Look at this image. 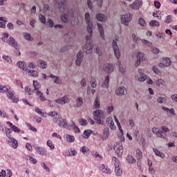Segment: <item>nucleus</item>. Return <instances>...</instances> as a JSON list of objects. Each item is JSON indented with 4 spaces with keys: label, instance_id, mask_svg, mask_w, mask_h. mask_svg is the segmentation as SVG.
Masks as SVG:
<instances>
[{
    "label": "nucleus",
    "instance_id": "36",
    "mask_svg": "<svg viewBox=\"0 0 177 177\" xmlns=\"http://www.w3.org/2000/svg\"><path fill=\"white\" fill-rule=\"evenodd\" d=\"M109 82H110V76L107 75L105 78L104 83L102 84V88H108Z\"/></svg>",
    "mask_w": 177,
    "mask_h": 177
},
{
    "label": "nucleus",
    "instance_id": "21",
    "mask_svg": "<svg viewBox=\"0 0 177 177\" xmlns=\"http://www.w3.org/2000/svg\"><path fill=\"white\" fill-rule=\"evenodd\" d=\"M8 44L9 45H11V46H13L15 49H17V41H16V39L13 37H9V39L8 40Z\"/></svg>",
    "mask_w": 177,
    "mask_h": 177
},
{
    "label": "nucleus",
    "instance_id": "55",
    "mask_svg": "<svg viewBox=\"0 0 177 177\" xmlns=\"http://www.w3.org/2000/svg\"><path fill=\"white\" fill-rule=\"evenodd\" d=\"M167 100V98L165 97H160L158 98V103L162 104Z\"/></svg>",
    "mask_w": 177,
    "mask_h": 177
},
{
    "label": "nucleus",
    "instance_id": "33",
    "mask_svg": "<svg viewBox=\"0 0 177 177\" xmlns=\"http://www.w3.org/2000/svg\"><path fill=\"white\" fill-rule=\"evenodd\" d=\"M127 161H128L129 164H135V162H136V159L133 158L132 155H128L127 157Z\"/></svg>",
    "mask_w": 177,
    "mask_h": 177
},
{
    "label": "nucleus",
    "instance_id": "17",
    "mask_svg": "<svg viewBox=\"0 0 177 177\" xmlns=\"http://www.w3.org/2000/svg\"><path fill=\"white\" fill-rule=\"evenodd\" d=\"M35 149L36 150L37 153H38V154H39L40 156H48V151H46V149H45V148L42 147H36Z\"/></svg>",
    "mask_w": 177,
    "mask_h": 177
},
{
    "label": "nucleus",
    "instance_id": "22",
    "mask_svg": "<svg viewBox=\"0 0 177 177\" xmlns=\"http://www.w3.org/2000/svg\"><path fill=\"white\" fill-rule=\"evenodd\" d=\"M6 124L10 127V128H12L14 132H17V133H20V132H21V130H20V129H19V127L17 126L13 125L12 122H7Z\"/></svg>",
    "mask_w": 177,
    "mask_h": 177
},
{
    "label": "nucleus",
    "instance_id": "32",
    "mask_svg": "<svg viewBox=\"0 0 177 177\" xmlns=\"http://www.w3.org/2000/svg\"><path fill=\"white\" fill-rule=\"evenodd\" d=\"M50 78L54 80L55 84H57L58 85H59V84H62V80H60V79L57 76L50 75Z\"/></svg>",
    "mask_w": 177,
    "mask_h": 177
},
{
    "label": "nucleus",
    "instance_id": "16",
    "mask_svg": "<svg viewBox=\"0 0 177 177\" xmlns=\"http://www.w3.org/2000/svg\"><path fill=\"white\" fill-rule=\"evenodd\" d=\"M84 59V54L82 51L80 50L77 55V59L75 61L76 66H81V63H82V60Z\"/></svg>",
    "mask_w": 177,
    "mask_h": 177
},
{
    "label": "nucleus",
    "instance_id": "15",
    "mask_svg": "<svg viewBox=\"0 0 177 177\" xmlns=\"http://www.w3.org/2000/svg\"><path fill=\"white\" fill-rule=\"evenodd\" d=\"M169 66H171V59H169V58H164L162 62L158 64V66L161 68L169 67Z\"/></svg>",
    "mask_w": 177,
    "mask_h": 177
},
{
    "label": "nucleus",
    "instance_id": "1",
    "mask_svg": "<svg viewBox=\"0 0 177 177\" xmlns=\"http://www.w3.org/2000/svg\"><path fill=\"white\" fill-rule=\"evenodd\" d=\"M85 20L87 24V31L90 33V35L86 36V40L87 44L84 47V51L88 55V53H92L93 45L91 42V38H92V34H93V24L91 21V15L86 12L85 15Z\"/></svg>",
    "mask_w": 177,
    "mask_h": 177
},
{
    "label": "nucleus",
    "instance_id": "23",
    "mask_svg": "<svg viewBox=\"0 0 177 177\" xmlns=\"http://www.w3.org/2000/svg\"><path fill=\"white\" fill-rule=\"evenodd\" d=\"M9 142L11 143L12 147H13V149H17V147H19V142H17V140L14 138H9Z\"/></svg>",
    "mask_w": 177,
    "mask_h": 177
},
{
    "label": "nucleus",
    "instance_id": "6",
    "mask_svg": "<svg viewBox=\"0 0 177 177\" xmlns=\"http://www.w3.org/2000/svg\"><path fill=\"white\" fill-rule=\"evenodd\" d=\"M33 86H34V89L35 91H37L36 92V95L37 96H39L40 100H41V102H45V100H46V98L45 97V96H44V94L39 91V88H41V84H39V83H38V82L37 81H33Z\"/></svg>",
    "mask_w": 177,
    "mask_h": 177
},
{
    "label": "nucleus",
    "instance_id": "25",
    "mask_svg": "<svg viewBox=\"0 0 177 177\" xmlns=\"http://www.w3.org/2000/svg\"><path fill=\"white\" fill-rule=\"evenodd\" d=\"M96 19L98 21H104L105 20H107V17L104 15V14H97L96 15Z\"/></svg>",
    "mask_w": 177,
    "mask_h": 177
},
{
    "label": "nucleus",
    "instance_id": "24",
    "mask_svg": "<svg viewBox=\"0 0 177 177\" xmlns=\"http://www.w3.org/2000/svg\"><path fill=\"white\" fill-rule=\"evenodd\" d=\"M97 26L98 27L100 37L102 38V39H104V30L103 29V26H102V24L99 23L97 24Z\"/></svg>",
    "mask_w": 177,
    "mask_h": 177
},
{
    "label": "nucleus",
    "instance_id": "18",
    "mask_svg": "<svg viewBox=\"0 0 177 177\" xmlns=\"http://www.w3.org/2000/svg\"><path fill=\"white\" fill-rule=\"evenodd\" d=\"M129 6L131 9H134L136 10H138L140 8V6H142V1L139 0H136Z\"/></svg>",
    "mask_w": 177,
    "mask_h": 177
},
{
    "label": "nucleus",
    "instance_id": "10",
    "mask_svg": "<svg viewBox=\"0 0 177 177\" xmlns=\"http://www.w3.org/2000/svg\"><path fill=\"white\" fill-rule=\"evenodd\" d=\"M121 20L122 24H124V26H129V21L132 20V15H131V14L129 13L122 15L121 17Z\"/></svg>",
    "mask_w": 177,
    "mask_h": 177
},
{
    "label": "nucleus",
    "instance_id": "41",
    "mask_svg": "<svg viewBox=\"0 0 177 177\" xmlns=\"http://www.w3.org/2000/svg\"><path fill=\"white\" fill-rule=\"evenodd\" d=\"M117 66H118L119 67L120 73H124V72L126 71L127 69H125V68H124L122 65H121V62H120V61H118Z\"/></svg>",
    "mask_w": 177,
    "mask_h": 177
},
{
    "label": "nucleus",
    "instance_id": "43",
    "mask_svg": "<svg viewBox=\"0 0 177 177\" xmlns=\"http://www.w3.org/2000/svg\"><path fill=\"white\" fill-rule=\"evenodd\" d=\"M28 75H31V77H37L38 75V72L37 71L31 70L28 73Z\"/></svg>",
    "mask_w": 177,
    "mask_h": 177
},
{
    "label": "nucleus",
    "instance_id": "8",
    "mask_svg": "<svg viewBox=\"0 0 177 177\" xmlns=\"http://www.w3.org/2000/svg\"><path fill=\"white\" fill-rule=\"evenodd\" d=\"M114 120L118 125V128L120 131L118 138H120V142H125V138H124V130H122V128L121 127V124L120 123V121H118V119L117 118V116L114 115Z\"/></svg>",
    "mask_w": 177,
    "mask_h": 177
},
{
    "label": "nucleus",
    "instance_id": "20",
    "mask_svg": "<svg viewBox=\"0 0 177 177\" xmlns=\"http://www.w3.org/2000/svg\"><path fill=\"white\" fill-rule=\"evenodd\" d=\"M116 95H127L128 91L125 87H119L115 90Z\"/></svg>",
    "mask_w": 177,
    "mask_h": 177
},
{
    "label": "nucleus",
    "instance_id": "62",
    "mask_svg": "<svg viewBox=\"0 0 177 177\" xmlns=\"http://www.w3.org/2000/svg\"><path fill=\"white\" fill-rule=\"evenodd\" d=\"M171 99L173 102H174L175 103H177V94H173L171 96Z\"/></svg>",
    "mask_w": 177,
    "mask_h": 177
},
{
    "label": "nucleus",
    "instance_id": "58",
    "mask_svg": "<svg viewBox=\"0 0 177 177\" xmlns=\"http://www.w3.org/2000/svg\"><path fill=\"white\" fill-rule=\"evenodd\" d=\"M5 131L6 136H8V138H10V133H12V131L10 130V129L6 128Z\"/></svg>",
    "mask_w": 177,
    "mask_h": 177
},
{
    "label": "nucleus",
    "instance_id": "53",
    "mask_svg": "<svg viewBox=\"0 0 177 177\" xmlns=\"http://www.w3.org/2000/svg\"><path fill=\"white\" fill-rule=\"evenodd\" d=\"M90 85H91V88H96V86H97L96 80L95 79H92L90 81Z\"/></svg>",
    "mask_w": 177,
    "mask_h": 177
},
{
    "label": "nucleus",
    "instance_id": "4",
    "mask_svg": "<svg viewBox=\"0 0 177 177\" xmlns=\"http://www.w3.org/2000/svg\"><path fill=\"white\" fill-rule=\"evenodd\" d=\"M152 132L158 138H162V139H167V133L169 132V129L166 126L161 127L160 129L153 127L152 128Z\"/></svg>",
    "mask_w": 177,
    "mask_h": 177
},
{
    "label": "nucleus",
    "instance_id": "51",
    "mask_svg": "<svg viewBox=\"0 0 177 177\" xmlns=\"http://www.w3.org/2000/svg\"><path fill=\"white\" fill-rule=\"evenodd\" d=\"M39 67H40V68H45V67H46V62H45V61H39Z\"/></svg>",
    "mask_w": 177,
    "mask_h": 177
},
{
    "label": "nucleus",
    "instance_id": "31",
    "mask_svg": "<svg viewBox=\"0 0 177 177\" xmlns=\"http://www.w3.org/2000/svg\"><path fill=\"white\" fill-rule=\"evenodd\" d=\"M66 139L68 143H74L75 142V137L71 135L66 134Z\"/></svg>",
    "mask_w": 177,
    "mask_h": 177
},
{
    "label": "nucleus",
    "instance_id": "3",
    "mask_svg": "<svg viewBox=\"0 0 177 177\" xmlns=\"http://www.w3.org/2000/svg\"><path fill=\"white\" fill-rule=\"evenodd\" d=\"M68 16L71 17V23L72 26H78L80 21L78 17H74V11L71 10L68 12V14L62 13L61 15V20L63 23H68Z\"/></svg>",
    "mask_w": 177,
    "mask_h": 177
},
{
    "label": "nucleus",
    "instance_id": "47",
    "mask_svg": "<svg viewBox=\"0 0 177 177\" xmlns=\"http://www.w3.org/2000/svg\"><path fill=\"white\" fill-rule=\"evenodd\" d=\"M47 146H48V147H50V149H51L52 150L55 149V145L53 144V142H52V140H47Z\"/></svg>",
    "mask_w": 177,
    "mask_h": 177
},
{
    "label": "nucleus",
    "instance_id": "2",
    "mask_svg": "<svg viewBox=\"0 0 177 177\" xmlns=\"http://www.w3.org/2000/svg\"><path fill=\"white\" fill-rule=\"evenodd\" d=\"M48 115L53 117V121L55 124H57L61 128L68 129V125L67 124V120L62 118V115H59L56 111H51L48 113Z\"/></svg>",
    "mask_w": 177,
    "mask_h": 177
},
{
    "label": "nucleus",
    "instance_id": "13",
    "mask_svg": "<svg viewBox=\"0 0 177 177\" xmlns=\"http://www.w3.org/2000/svg\"><path fill=\"white\" fill-rule=\"evenodd\" d=\"M136 78H138L140 82H145L147 80V75L143 73L142 69L138 70V73L137 74Z\"/></svg>",
    "mask_w": 177,
    "mask_h": 177
},
{
    "label": "nucleus",
    "instance_id": "61",
    "mask_svg": "<svg viewBox=\"0 0 177 177\" xmlns=\"http://www.w3.org/2000/svg\"><path fill=\"white\" fill-rule=\"evenodd\" d=\"M26 147L29 151H32V146L31 145V144L27 142L26 144Z\"/></svg>",
    "mask_w": 177,
    "mask_h": 177
},
{
    "label": "nucleus",
    "instance_id": "44",
    "mask_svg": "<svg viewBox=\"0 0 177 177\" xmlns=\"http://www.w3.org/2000/svg\"><path fill=\"white\" fill-rule=\"evenodd\" d=\"M39 21H41V23H42L44 25L46 24V18H45V16H44L42 15H39Z\"/></svg>",
    "mask_w": 177,
    "mask_h": 177
},
{
    "label": "nucleus",
    "instance_id": "35",
    "mask_svg": "<svg viewBox=\"0 0 177 177\" xmlns=\"http://www.w3.org/2000/svg\"><path fill=\"white\" fill-rule=\"evenodd\" d=\"M136 153L137 160H142V158H143V152H142L140 149H137Z\"/></svg>",
    "mask_w": 177,
    "mask_h": 177
},
{
    "label": "nucleus",
    "instance_id": "57",
    "mask_svg": "<svg viewBox=\"0 0 177 177\" xmlns=\"http://www.w3.org/2000/svg\"><path fill=\"white\" fill-rule=\"evenodd\" d=\"M41 167L46 171V172H50V169L49 167H46V165L45 162H41Z\"/></svg>",
    "mask_w": 177,
    "mask_h": 177
},
{
    "label": "nucleus",
    "instance_id": "12",
    "mask_svg": "<svg viewBox=\"0 0 177 177\" xmlns=\"http://www.w3.org/2000/svg\"><path fill=\"white\" fill-rule=\"evenodd\" d=\"M113 48L115 57L117 59H120V57H121V53L120 52L118 45L117 44V41H115V40L113 41Z\"/></svg>",
    "mask_w": 177,
    "mask_h": 177
},
{
    "label": "nucleus",
    "instance_id": "30",
    "mask_svg": "<svg viewBox=\"0 0 177 177\" xmlns=\"http://www.w3.org/2000/svg\"><path fill=\"white\" fill-rule=\"evenodd\" d=\"M35 111L37 113V114H39V115H41V117H44V118L48 117V113L45 112H42V111H41V109H39V108L35 107Z\"/></svg>",
    "mask_w": 177,
    "mask_h": 177
},
{
    "label": "nucleus",
    "instance_id": "54",
    "mask_svg": "<svg viewBox=\"0 0 177 177\" xmlns=\"http://www.w3.org/2000/svg\"><path fill=\"white\" fill-rule=\"evenodd\" d=\"M102 117H96V116H94V120L96 122L97 124H98L99 125L102 124Z\"/></svg>",
    "mask_w": 177,
    "mask_h": 177
},
{
    "label": "nucleus",
    "instance_id": "40",
    "mask_svg": "<svg viewBox=\"0 0 177 177\" xmlns=\"http://www.w3.org/2000/svg\"><path fill=\"white\" fill-rule=\"evenodd\" d=\"M17 66L21 70H24V68H26V63H24V62H18L17 63Z\"/></svg>",
    "mask_w": 177,
    "mask_h": 177
},
{
    "label": "nucleus",
    "instance_id": "52",
    "mask_svg": "<svg viewBox=\"0 0 177 177\" xmlns=\"http://www.w3.org/2000/svg\"><path fill=\"white\" fill-rule=\"evenodd\" d=\"M25 91L28 93V95H32L34 93V90L28 88V86L25 87Z\"/></svg>",
    "mask_w": 177,
    "mask_h": 177
},
{
    "label": "nucleus",
    "instance_id": "28",
    "mask_svg": "<svg viewBox=\"0 0 177 177\" xmlns=\"http://www.w3.org/2000/svg\"><path fill=\"white\" fill-rule=\"evenodd\" d=\"M153 151L155 153L156 156H157L158 157H160V158H165V154H164V153L158 151V149H153Z\"/></svg>",
    "mask_w": 177,
    "mask_h": 177
},
{
    "label": "nucleus",
    "instance_id": "49",
    "mask_svg": "<svg viewBox=\"0 0 177 177\" xmlns=\"http://www.w3.org/2000/svg\"><path fill=\"white\" fill-rule=\"evenodd\" d=\"M172 16H171V15H167V17H166V19H165V23L167 24H169V23H172Z\"/></svg>",
    "mask_w": 177,
    "mask_h": 177
},
{
    "label": "nucleus",
    "instance_id": "11",
    "mask_svg": "<svg viewBox=\"0 0 177 177\" xmlns=\"http://www.w3.org/2000/svg\"><path fill=\"white\" fill-rule=\"evenodd\" d=\"M71 100L70 95H66L62 98H58L55 100V103L58 104H66V103H69Z\"/></svg>",
    "mask_w": 177,
    "mask_h": 177
},
{
    "label": "nucleus",
    "instance_id": "7",
    "mask_svg": "<svg viewBox=\"0 0 177 177\" xmlns=\"http://www.w3.org/2000/svg\"><path fill=\"white\" fill-rule=\"evenodd\" d=\"M113 150L115 151V153H116L119 158H121L122 157V154L124 153V147H122V143L116 142L114 145Z\"/></svg>",
    "mask_w": 177,
    "mask_h": 177
},
{
    "label": "nucleus",
    "instance_id": "64",
    "mask_svg": "<svg viewBox=\"0 0 177 177\" xmlns=\"http://www.w3.org/2000/svg\"><path fill=\"white\" fill-rule=\"evenodd\" d=\"M80 125H82V126L86 125V124H87L86 120L83 119V118L80 119Z\"/></svg>",
    "mask_w": 177,
    "mask_h": 177
},
{
    "label": "nucleus",
    "instance_id": "9",
    "mask_svg": "<svg viewBox=\"0 0 177 177\" xmlns=\"http://www.w3.org/2000/svg\"><path fill=\"white\" fill-rule=\"evenodd\" d=\"M7 97L9 100L12 101V103H18L19 102V98H17L15 96V91L8 90V91H7Z\"/></svg>",
    "mask_w": 177,
    "mask_h": 177
},
{
    "label": "nucleus",
    "instance_id": "56",
    "mask_svg": "<svg viewBox=\"0 0 177 177\" xmlns=\"http://www.w3.org/2000/svg\"><path fill=\"white\" fill-rule=\"evenodd\" d=\"M95 92H96V91H95L94 89H92L91 87H87V93L88 95H91V93H92V95H94Z\"/></svg>",
    "mask_w": 177,
    "mask_h": 177
},
{
    "label": "nucleus",
    "instance_id": "46",
    "mask_svg": "<svg viewBox=\"0 0 177 177\" xmlns=\"http://www.w3.org/2000/svg\"><path fill=\"white\" fill-rule=\"evenodd\" d=\"M84 103V101L81 97H79L77 100V107H81Z\"/></svg>",
    "mask_w": 177,
    "mask_h": 177
},
{
    "label": "nucleus",
    "instance_id": "5",
    "mask_svg": "<svg viewBox=\"0 0 177 177\" xmlns=\"http://www.w3.org/2000/svg\"><path fill=\"white\" fill-rule=\"evenodd\" d=\"M112 161L115 167V174L116 176H121L122 175V170L120 168V160L115 156L112 157Z\"/></svg>",
    "mask_w": 177,
    "mask_h": 177
},
{
    "label": "nucleus",
    "instance_id": "63",
    "mask_svg": "<svg viewBox=\"0 0 177 177\" xmlns=\"http://www.w3.org/2000/svg\"><path fill=\"white\" fill-rule=\"evenodd\" d=\"M77 154H78V153L77 152V151H75V149H71V153H69V156H77Z\"/></svg>",
    "mask_w": 177,
    "mask_h": 177
},
{
    "label": "nucleus",
    "instance_id": "37",
    "mask_svg": "<svg viewBox=\"0 0 177 177\" xmlns=\"http://www.w3.org/2000/svg\"><path fill=\"white\" fill-rule=\"evenodd\" d=\"M72 124H71V127L75 132V133H80L81 132V131H80V128H78L76 125H75V123L74 122H71Z\"/></svg>",
    "mask_w": 177,
    "mask_h": 177
},
{
    "label": "nucleus",
    "instance_id": "60",
    "mask_svg": "<svg viewBox=\"0 0 177 177\" xmlns=\"http://www.w3.org/2000/svg\"><path fill=\"white\" fill-rule=\"evenodd\" d=\"M139 23H140V26H142V27H145V26H146V21H145V19H143V18H140Z\"/></svg>",
    "mask_w": 177,
    "mask_h": 177
},
{
    "label": "nucleus",
    "instance_id": "38",
    "mask_svg": "<svg viewBox=\"0 0 177 177\" xmlns=\"http://www.w3.org/2000/svg\"><path fill=\"white\" fill-rule=\"evenodd\" d=\"M150 27H160V22L156 20H152L149 22Z\"/></svg>",
    "mask_w": 177,
    "mask_h": 177
},
{
    "label": "nucleus",
    "instance_id": "45",
    "mask_svg": "<svg viewBox=\"0 0 177 177\" xmlns=\"http://www.w3.org/2000/svg\"><path fill=\"white\" fill-rule=\"evenodd\" d=\"M93 106L95 109H99L100 107V103H99V98L96 97L94 102Z\"/></svg>",
    "mask_w": 177,
    "mask_h": 177
},
{
    "label": "nucleus",
    "instance_id": "59",
    "mask_svg": "<svg viewBox=\"0 0 177 177\" xmlns=\"http://www.w3.org/2000/svg\"><path fill=\"white\" fill-rule=\"evenodd\" d=\"M3 59L6 62H7V63H10V62H12V59H10V57H9V56L3 55Z\"/></svg>",
    "mask_w": 177,
    "mask_h": 177
},
{
    "label": "nucleus",
    "instance_id": "14",
    "mask_svg": "<svg viewBox=\"0 0 177 177\" xmlns=\"http://www.w3.org/2000/svg\"><path fill=\"white\" fill-rule=\"evenodd\" d=\"M144 60H146V56H145V54L142 52H139L137 55V61L136 62V66L138 67L140 65L141 62H144Z\"/></svg>",
    "mask_w": 177,
    "mask_h": 177
},
{
    "label": "nucleus",
    "instance_id": "39",
    "mask_svg": "<svg viewBox=\"0 0 177 177\" xmlns=\"http://www.w3.org/2000/svg\"><path fill=\"white\" fill-rule=\"evenodd\" d=\"M91 130H85L82 135V137L84 138V139H88L89 137L91 136Z\"/></svg>",
    "mask_w": 177,
    "mask_h": 177
},
{
    "label": "nucleus",
    "instance_id": "48",
    "mask_svg": "<svg viewBox=\"0 0 177 177\" xmlns=\"http://www.w3.org/2000/svg\"><path fill=\"white\" fill-rule=\"evenodd\" d=\"M156 84L160 86V85H162V86H165V81H164V80L162 79H158Z\"/></svg>",
    "mask_w": 177,
    "mask_h": 177
},
{
    "label": "nucleus",
    "instance_id": "42",
    "mask_svg": "<svg viewBox=\"0 0 177 177\" xmlns=\"http://www.w3.org/2000/svg\"><path fill=\"white\" fill-rule=\"evenodd\" d=\"M9 91V88L6 86L0 85V92L1 93H5V92Z\"/></svg>",
    "mask_w": 177,
    "mask_h": 177
},
{
    "label": "nucleus",
    "instance_id": "34",
    "mask_svg": "<svg viewBox=\"0 0 177 177\" xmlns=\"http://www.w3.org/2000/svg\"><path fill=\"white\" fill-rule=\"evenodd\" d=\"M80 151L84 154V156H88L89 153V148H88L86 146H84L80 148Z\"/></svg>",
    "mask_w": 177,
    "mask_h": 177
},
{
    "label": "nucleus",
    "instance_id": "27",
    "mask_svg": "<svg viewBox=\"0 0 177 177\" xmlns=\"http://www.w3.org/2000/svg\"><path fill=\"white\" fill-rule=\"evenodd\" d=\"M101 171L104 174H111V169H109V167L104 165H101Z\"/></svg>",
    "mask_w": 177,
    "mask_h": 177
},
{
    "label": "nucleus",
    "instance_id": "50",
    "mask_svg": "<svg viewBox=\"0 0 177 177\" xmlns=\"http://www.w3.org/2000/svg\"><path fill=\"white\" fill-rule=\"evenodd\" d=\"M103 115V112L99 110H97L94 112V117H102Z\"/></svg>",
    "mask_w": 177,
    "mask_h": 177
},
{
    "label": "nucleus",
    "instance_id": "19",
    "mask_svg": "<svg viewBox=\"0 0 177 177\" xmlns=\"http://www.w3.org/2000/svg\"><path fill=\"white\" fill-rule=\"evenodd\" d=\"M104 71L108 73V74H110L111 73H113V71H114V67H113V65L110 64H104Z\"/></svg>",
    "mask_w": 177,
    "mask_h": 177
},
{
    "label": "nucleus",
    "instance_id": "26",
    "mask_svg": "<svg viewBox=\"0 0 177 177\" xmlns=\"http://www.w3.org/2000/svg\"><path fill=\"white\" fill-rule=\"evenodd\" d=\"M66 0H61V1H58V9L59 12H64V3Z\"/></svg>",
    "mask_w": 177,
    "mask_h": 177
},
{
    "label": "nucleus",
    "instance_id": "29",
    "mask_svg": "<svg viewBox=\"0 0 177 177\" xmlns=\"http://www.w3.org/2000/svg\"><path fill=\"white\" fill-rule=\"evenodd\" d=\"M6 18L0 17V28H6Z\"/></svg>",
    "mask_w": 177,
    "mask_h": 177
}]
</instances>
